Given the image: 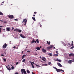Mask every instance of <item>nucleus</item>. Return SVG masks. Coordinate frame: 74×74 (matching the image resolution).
<instances>
[{"label":"nucleus","instance_id":"nucleus-1","mask_svg":"<svg viewBox=\"0 0 74 74\" xmlns=\"http://www.w3.org/2000/svg\"><path fill=\"white\" fill-rule=\"evenodd\" d=\"M27 18H25L23 19L22 23H23V22H24L25 23H24V25H26V23H27Z\"/></svg>","mask_w":74,"mask_h":74},{"label":"nucleus","instance_id":"nucleus-2","mask_svg":"<svg viewBox=\"0 0 74 74\" xmlns=\"http://www.w3.org/2000/svg\"><path fill=\"white\" fill-rule=\"evenodd\" d=\"M21 72L22 74L23 73L24 74H26V72L25 71V69H21Z\"/></svg>","mask_w":74,"mask_h":74},{"label":"nucleus","instance_id":"nucleus-3","mask_svg":"<svg viewBox=\"0 0 74 74\" xmlns=\"http://www.w3.org/2000/svg\"><path fill=\"white\" fill-rule=\"evenodd\" d=\"M8 16L10 19H13L14 18V16L13 15H8Z\"/></svg>","mask_w":74,"mask_h":74},{"label":"nucleus","instance_id":"nucleus-4","mask_svg":"<svg viewBox=\"0 0 74 74\" xmlns=\"http://www.w3.org/2000/svg\"><path fill=\"white\" fill-rule=\"evenodd\" d=\"M8 46V45L6 43L4 44L3 46V48L4 49L6 48V47Z\"/></svg>","mask_w":74,"mask_h":74},{"label":"nucleus","instance_id":"nucleus-5","mask_svg":"<svg viewBox=\"0 0 74 74\" xmlns=\"http://www.w3.org/2000/svg\"><path fill=\"white\" fill-rule=\"evenodd\" d=\"M53 47V45H51L50 46L47 47V48L48 49H51V48H52Z\"/></svg>","mask_w":74,"mask_h":74},{"label":"nucleus","instance_id":"nucleus-6","mask_svg":"<svg viewBox=\"0 0 74 74\" xmlns=\"http://www.w3.org/2000/svg\"><path fill=\"white\" fill-rule=\"evenodd\" d=\"M30 63L32 65V68L34 69V65H33V64H34V62H31Z\"/></svg>","mask_w":74,"mask_h":74},{"label":"nucleus","instance_id":"nucleus-7","mask_svg":"<svg viewBox=\"0 0 74 74\" xmlns=\"http://www.w3.org/2000/svg\"><path fill=\"white\" fill-rule=\"evenodd\" d=\"M6 67L7 69V70H9V71H10L11 70V68H10V67H8L7 66H6Z\"/></svg>","mask_w":74,"mask_h":74},{"label":"nucleus","instance_id":"nucleus-8","mask_svg":"<svg viewBox=\"0 0 74 74\" xmlns=\"http://www.w3.org/2000/svg\"><path fill=\"white\" fill-rule=\"evenodd\" d=\"M20 37H22V38H26V37H25L24 35H23L22 34H21L20 35Z\"/></svg>","mask_w":74,"mask_h":74},{"label":"nucleus","instance_id":"nucleus-9","mask_svg":"<svg viewBox=\"0 0 74 74\" xmlns=\"http://www.w3.org/2000/svg\"><path fill=\"white\" fill-rule=\"evenodd\" d=\"M69 57H70L71 56H74V53H70L69 54Z\"/></svg>","mask_w":74,"mask_h":74},{"label":"nucleus","instance_id":"nucleus-10","mask_svg":"<svg viewBox=\"0 0 74 74\" xmlns=\"http://www.w3.org/2000/svg\"><path fill=\"white\" fill-rule=\"evenodd\" d=\"M57 64L58 66H59V67H62V65H61V64H60V63H58Z\"/></svg>","mask_w":74,"mask_h":74},{"label":"nucleus","instance_id":"nucleus-11","mask_svg":"<svg viewBox=\"0 0 74 74\" xmlns=\"http://www.w3.org/2000/svg\"><path fill=\"white\" fill-rule=\"evenodd\" d=\"M41 59L42 60H43V61H45V60H46V59H45V57L42 58Z\"/></svg>","mask_w":74,"mask_h":74},{"label":"nucleus","instance_id":"nucleus-12","mask_svg":"<svg viewBox=\"0 0 74 74\" xmlns=\"http://www.w3.org/2000/svg\"><path fill=\"white\" fill-rule=\"evenodd\" d=\"M55 61H58V62H61L62 61L60 60H59L58 58H57L56 59H55Z\"/></svg>","mask_w":74,"mask_h":74},{"label":"nucleus","instance_id":"nucleus-13","mask_svg":"<svg viewBox=\"0 0 74 74\" xmlns=\"http://www.w3.org/2000/svg\"><path fill=\"white\" fill-rule=\"evenodd\" d=\"M42 51L43 52H44V53H45L46 51H47V50L46 49H45L44 48H43L42 49Z\"/></svg>","mask_w":74,"mask_h":74},{"label":"nucleus","instance_id":"nucleus-14","mask_svg":"<svg viewBox=\"0 0 74 74\" xmlns=\"http://www.w3.org/2000/svg\"><path fill=\"white\" fill-rule=\"evenodd\" d=\"M6 29L8 32H10V29L9 28V27L7 28Z\"/></svg>","mask_w":74,"mask_h":74},{"label":"nucleus","instance_id":"nucleus-15","mask_svg":"<svg viewBox=\"0 0 74 74\" xmlns=\"http://www.w3.org/2000/svg\"><path fill=\"white\" fill-rule=\"evenodd\" d=\"M18 29H18L16 28L15 29H14V31H15V32H18Z\"/></svg>","mask_w":74,"mask_h":74},{"label":"nucleus","instance_id":"nucleus-16","mask_svg":"<svg viewBox=\"0 0 74 74\" xmlns=\"http://www.w3.org/2000/svg\"><path fill=\"white\" fill-rule=\"evenodd\" d=\"M47 44H48V45H50L51 44V42L50 41L48 42V41H47Z\"/></svg>","mask_w":74,"mask_h":74},{"label":"nucleus","instance_id":"nucleus-17","mask_svg":"<svg viewBox=\"0 0 74 74\" xmlns=\"http://www.w3.org/2000/svg\"><path fill=\"white\" fill-rule=\"evenodd\" d=\"M40 48H41V47H40V48L37 47L36 49L37 50H40Z\"/></svg>","mask_w":74,"mask_h":74},{"label":"nucleus","instance_id":"nucleus-18","mask_svg":"<svg viewBox=\"0 0 74 74\" xmlns=\"http://www.w3.org/2000/svg\"><path fill=\"white\" fill-rule=\"evenodd\" d=\"M25 56H26V55H23V56L22 57V59H24V57H25Z\"/></svg>","mask_w":74,"mask_h":74},{"label":"nucleus","instance_id":"nucleus-19","mask_svg":"<svg viewBox=\"0 0 74 74\" xmlns=\"http://www.w3.org/2000/svg\"><path fill=\"white\" fill-rule=\"evenodd\" d=\"M56 71H57V72H60V69H56Z\"/></svg>","mask_w":74,"mask_h":74},{"label":"nucleus","instance_id":"nucleus-20","mask_svg":"<svg viewBox=\"0 0 74 74\" xmlns=\"http://www.w3.org/2000/svg\"><path fill=\"white\" fill-rule=\"evenodd\" d=\"M71 62H73V61L71 60H70L68 61L69 63H70V64H71Z\"/></svg>","mask_w":74,"mask_h":74},{"label":"nucleus","instance_id":"nucleus-21","mask_svg":"<svg viewBox=\"0 0 74 74\" xmlns=\"http://www.w3.org/2000/svg\"><path fill=\"white\" fill-rule=\"evenodd\" d=\"M34 38H33V40L31 42V44H33V43H34Z\"/></svg>","mask_w":74,"mask_h":74},{"label":"nucleus","instance_id":"nucleus-22","mask_svg":"<svg viewBox=\"0 0 74 74\" xmlns=\"http://www.w3.org/2000/svg\"><path fill=\"white\" fill-rule=\"evenodd\" d=\"M32 19L34 21H36V19L35 18L32 17Z\"/></svg>","mask_w":74,"mask_h":74},{"label":"nucleus","instance_id":"nucleus-23","mask_svg":"<svg viewBox=\"0 0 74 74\" xmlns=\"http://www.w3.org/2000/svg\"><path fill=\"white\" fill-rule=\"evenodd\" d=\"M27 72L28 74H30V71L29 70H27Z\"/></svg>","mask_w":74,"mask_h":74},{"label":"nucleus","instance_id":"nucleus-24","mask_svg":"<svg viewBox=\"0 0 74 74\" xmlns=\"http://www.w3.org/2000/svg\"><path fill=\"white\" fill-rule=\"evenodd\" d=\"M48 55L50 56H52V53H49L48 54Z\"/></svg>","mask_w":74,"mask_h":74},{"label":"nucleus","instance_id":"nucleus-25","mask_svg":"<svg viewBox=\"0 0 74 74\" xmlns=\"http://www.w3.org/2000/svg\"><path fill=\"white\" fill-rule=\"evenodd\" d=\"M36 41L37 43H39V40H38V39H36Z\"/></svg>","mask_w":74,"mask_h":74},{"label":"nucleus","instance_id":"nucleus-26","mask_svg":"<svg viewBox=\"0 0 74 74\" xmlns=\"http://www.w3.org/2000/svg\"><path fill=\"white\" fill-rule=\"evenodd\" d=\"M3 15V13L1 12H0V15Z\"/></svg>","mask_w":74,"mask_h":74},{"label":"nucleus","instance_id":"nucleus-27","mask_svg":"<svg viewBox=\"0 0 74 74\" xmlns=\"http://www.w3.org/2000/svg\"><path fill=\"white\" fill-rule=\"evenodd\" d=\"M26 59H23V60L22 61V62H25Z\"/></svg>","mask_w":74,"mask_h":74},{"label":"nucleus","instance_id":"nucleus-28","mask_svg":"<svg viewBox=\"0 0 74 74\" xmlns=\"http://www.w3.org/2000/svg\"><path fill=\"white\" fill-rule=\"evenodd\" d=\"M18 32H22V30H21V29H18Z\"/></svg>","mask_w":74,"mask_h":74},{"label":"nucleus","instance_id":"nucleus-29","mask_svg":"<svg viewBox=\"0 0 74 74\" xmlns=\"http://www.w3.org/2000/svg\"><path fill=\"white\" fill-rule=\"evenodd\" d=\"M60 71H62V72H64V70H63L62 69H60Z\"/></svg>","mask_w":74,"mask_h":74},{"label":"nucleus","instance_id":"nucleus-30","mask_svg":"<svg viewBox=\"0 0 74 74\" xmlns=\"http://www.w3.org/2000/svg\"><path fill=\"white\" fill-rule=\"evenodd\" d=\"M74 48V46H72V47L70 48V49H73Z\"/></svg>","mask_w":74,"mask_h":74},{"label":"nucleus","instance_id":"nucleus-31","mask_svg":"<svg viewBox=\"0 0 74 74\" xmlns=\"http://www.w3.org/2000/svg\"><path fill=\"white\" fill-rule=\"evenodd\" d=\"M12 69H14V67L12 66L11 67Z\"/></svg>","mask_w":74,"mask_h":74},{"label":"nucleus","instance_id":"nucleus-32","mask_svg":"<svg viewBox=\"0 0 74 74\" xmlns=\"http://www.w3.org/2000/svg\"><path fill=\"white\" fill-rule=\"evenodd\" d=\"M51 64V62H49V65H50V64Z\"/></svg>","mask_w":74,"mask_h":74},{"label":"nucleus","instance_id":"nucleus-33","mask_svg":"<svg viewBox=\"0 0 74 74\" xmlns=\"http://www.w3.org/2000/svg\"><path fill=\"white\" fill-rule=\"evenodd\" d=\"M3 60L5 61V62L6 61V59L5 58H3Z\"/></svg>","mask_w":74,"mask_h":74},{"label":"nucleus","instance_id":"nucleus-34","mask_svg":"<svg viewBox=\"0 0 74 74\" xmlns=\"http://www.w3.org/2000/svg\"><path fill=\"white\" fill-rule=\"evenodd\" d=\"M36 67H39V65H37V64H36Z\"/></svg>","mask_w":74,"mask_h":74},{"label":"nucleus","instance_id":"nucleus-35","mask_svg":"<svg viewBox=\"0 0 74 74\" xmlns=\"http://www.w3.org/2000/svg\"><path fill=\"white\" fill-rule=\"evenodd\" d=\"M14 21H18V20L17 19H16L14 20Z\"/></svg>","mask_w":74,"mask_h":74},{"label":"nucleus","instance_id":"nucleus-36","mask_svg":"<svg viewBox=\"0 0 74 74\" xmlns=\"http://www.w3.org/2000/svg\"><path fill=\"white\" fill-rule=\"evenodd\" d=\"M27 52H29V53H30L31 52H30V51H27Z\"/></svg>","mask_w":74,"mask_h":74},{"label":"nucleus","instance_id":"nucleus-37","mask_svg":"<svg viewBox=\"0 0 74 74\" xmlns=\"http://www.w3.org/2000/svg\"><path fill=\"white\" fill-rule=\"evenodd\" d=\"M18 63H19V62H17L16 63V65H17V64H18Z\"/></svg>","mask_w":74,"mask_h":74},{"label":"nucleus","instance_id":"nucleus-38","mask_svg":"<svg viewBox=\"0 0 74 74\" xmlns=\"http://www.w3.org/2000/svg\"><path fill=\"white\" fill-rule=\"evenodd\" d=\"M4 23H7V22L6 21H4Z\"/></svg>","mask_w":74,"mask_h":74},{"label":"nucleus","instance_id":"nucleus-39","mask_svg":"<svg viewBox=\"0 0 74 74\" xmlns=\"http://www.w3.org/2000/svg\"><path fill=\"white\" fill-rule=\"evenodd\" d=\"M54 69H56V70H57V68H56V67H54Z\"/></svg>","mask_w":74,"mask_h":74},{"label":"nucleus","instance_id":"nucleus-40","mask_svg":"<svg viewBox=\"0 0 74 74\" xmlns=\"http://www.w3.org/2000/svg\"><path fill=\"white\" fill-rule=\"evenodd\" d=\"M14 74H19L18 72L15 73Z\"/></svg>","mask_w":74,"mask_h":74},{"label":"nucleus","instance_id":"nucleus-41","mask_svg":"<svg viewBox=\"0 0 74 74\" xmlns=\"http://www.w3.org/2000/svg\"><path fill=\"white\" fill-rule=\"evenodd\" d=\"M68 45H69V46H71V45H70V44L69 43H68Z\"/></svg>","mask_w":74,"mask_h":74},{"label":"nucleus","instance_id":"nucleus-42","mask_svg":"<svg viewBox=\"0 0 74 74\" xmlns=\"http://www.w3.org/2000/svg\"><path fill=\"white\" fill-rule=\"evenodd\" d=\"M56 53H57V54L58 53V51H56Z\"/></svg>","mask_w":74,"mask_h":74},{"label":"nucleus","instance_id":"nucleus-43","mask_svg":"<svg viewBox=\"0 0 74 74\" xmlns=\"http://www.w3.org/2000/svg\"><path fill=\"white\" fill-rule=\"evenodd\" d=\"M34 14H37V12H34Z\"/></svg>","mask_w":74,"mask_h":74},{"label":"nucleus","instance_id":"nucleus-44","mask_svg":"<svg viewBox=\"0 0 74 74\" xmlns=\"http://www.w3.org/2000/svg\"><path fill=\"white\" fill-rule=\"evenodd\" d=\"M15 48H16V49H18V47H16Z\"/></svg>","mask_w":74,"mask_h":74},{"label":"nucleus","instance_id":"nucleus-45","mask_svg":"<svg viewBox=\"0 0 74 74\" xmlns=\"http://www.w3.org/2000/svg\"><path fill=\"white\" fill-rule=\"evenodd\" d=\"M56 56H58V54H56Z\"/></svg>","mask_w":74,"mask_h":74},{"label":"nucleus","instance_id":"nucleus-46","mask_svg":"<svg viewBox=\"0 0 74 74\" xmlns=\"http://www.w3.org/2000/svg\"><path fill=\"white\" fill-rule=\"evenodd\" d=\"M0 22H3V20H0Z\"/></svg>","mask_w":74,"mask_h":74},{"label":"nucleus","instance_id":"nucleus-47","mask_svg":"<svg viewBox=\"0 0 74 74\" xmlns=\"http://www.w3.org/2000/svg\"><path fill=\"white\" fill-rule=\"evenodd\" d=\"M1 32V28L0 27V33Z\"/></svg>","mask_w":74,"mask_h":74},{"label":"nucleus","instance_id":"nucleus-48","mask_svg":"<svg viewBox=\"0 0 74 74\" xmlns=\"http://www.w3.org/2000/svg\"><path fill=\"white\" fill-rule=\"evenodd\" d=\"M39 25H40V27H41V26H42V25H41L40 24Z\"/></svg>","mask_w":74,"mask_h":74},{"label":"nucleus","instance_id":"nucleus-49","mask_svg":"<svg viewBox=\"0 0 74 74\" xmlns=\"http://www.w3.org/2000/svg\"><path fill=\"white\" fill-rule=\"evenodd\" d=\"M71 45V46H73V44L72 43V44Z\"/></svg>","mask_w":74,"mask_h":74},{"label":"nucleus","instance_id":"nucleus-50","mask_svg":"<svg viewBox=\"0 0 74 74\" xmlns=\"http://www.w3.org/2000/svg\"><path fill=\"white\" fill-rule=\"evenodd\" d=\"M34 42H35V43H36V40H34Z\"/></svg>","mask_w":74,"mask_h":74},{"label":"nucleus","instance_id":"nucleus-51","mask_svg":"<svg viewBox=\"0 0 74 74\" xmlns=\"http://www.w3.org/2000/svg\"><path fill=\"white\" fill-rule=\"evenodd\" d=\"M1 56H4V55H3V54H1Z\"/></svg>","mask_w":74,"mask_h":74},{"label":"nucleus","instance_id":"nucleus-52","mask_svg":"<svg viewBox=\"0 0 74 74\" xmlns=\"http://www.w3.org/2000/svg\"><path fill=\"white\" fill-rule=\"evenodd\" d=\"M11 44V42L10 41V44Z\"/></svg>","mask_w":74,"mask_h":74},{"label":"nucleus","instance_id":"nucleus-53","mask_svg":"<svg viewBox=\"0 0 74 74\" xmlns=\"http://www.w3.org/2000/svg\"><path fill=\"white\" fill-rule=\"evenodd\" d=\"M0 27H3V26H0Z\"/></svg>","mask_w":74,"mask_h":74},{"label":"nucleus","instance_id":"nucleus-54","mask_svg":"<svg viewBox=\"0 0 74 74\" xmlns=\"http://www.w3.org/2000/svg\"><path fill=\"white\" fill-rule=\"evenodd\" d=\"M15 46H14L13 47V48H15Z\"/></svg>","mask_w":74,"mask_h":74},{"label":"nucleus","instance_id":"nucleus-55","mask_svg":"<svg viewBox=\"0 0 74 74\" xmlns=\"http://www.w3.org/2000/svg\"><path fill=\"white\" fill-rule=\"evenodd\" d=\"M54 56H56V54H55L54 55Z\"/></svg>","mask_w":74,"mask_h":74},{"label":"nucleus","instance_id":"nucleus-56","mask_svg":"<svg viewBox=\"0 0 74 74\" xmlns=\"http://www.w3.org/2000/svg\"><path fill=\"white\" fill-rule=\"evenodd\" d=\"M13 29H14V28L12 27V30H13Z\"/></svg>","mask_w":74,"mask_h":74},{"label":"nucleus","instance_id":"nucleus-57","mask_svg":"<svg viewBox=\"0 0 74 74\" xmlns=\"http://www.w3.org/2000/svg\"><path fill=\"white\" fill-rule=\"evenodd\" d=\"M35 55H38V54H37V53H36V54H35Z\"/></svg>","mask_w":74,"mask_h":74},{"label":"nucleus","instance_id":"nucleus-58","mask_svg":"<svg viewBox=\"0 0 74 74\" xmlns=\"http://www.w3.org/2000/svg\"><path fill=\"white\" fill-rule=\"evenodd\" d=\"M72 44H73V41H72Z\"/></svg>","mask_w":74,"mask_h":74},{"label":"nucleus","instance_id":"nucleus-59","mask_svg":"<svg viewBox=\"0 0 74 74\" xmlns=\"http://www.w3.org/2000/svg\"><path fill=\"white\" fill-rule=\"evenodd\" d=\"M4 3V1H3L2 2V3Z\"/></svg>","mask_w":74,"mask_h":74},{"label":"nucleus","instance_id":"nucleus-60","mask_svg":"<svg viewBox=\"0 0 74 74\" xmlns=\"http://www.w3.org/2000/svg\"><path fill=\"white\" fill-rule=\"evenodd\" d=\"M35 16V15H34H34H33V16Z\"/></svg>","mask_w":74,"mask_h":74},{"label":"nucleus","instance_id":"nucleus-61","mask_svg":"<svg viewBox=\"0 0 74 74\" xmlns=\"http://www.w3.org/2000/svg\"><path fill=\"white\" fill-rule=\"evenodd\" d=\"M23 53V51H22V52L21 53Z\"/></svg>","mask_w":74,"mask_h":74},{"label":"nucleus","instance_id":"nucleus-62","mask_svg":"<svg viewBox=\"0 0 74 74\" xmlns=\"http://www.w3.org/2000/svg\"><path fill=\"white\" fill-rule=\"evenodd\" d=\"M55 47H53V49H55Z\"/></svg>","mask_w":74,"mask_h":74},{"label":"nucleus","instance_id":"nucleus-63","mask_svg":"<svg viewBox=\"0 0 74 74\" xmlns=\"http://www.w3.org/2000/svg\"><path fill=\"white\" fill-rule=\"evenodd\" d=\"M3 5V4L1 3V5Z\"/></svg>","mask_w":74,"mask_h":74},{"label":"nucleus","instance_id":"nucleus-64","mask_svg":"<svg viewBox=\"0 0 74 74\" xmlns=\"http://www.w3.org/2000/svg\"><path fill=\"white\" fill-rule=\"evenodd\" d=\"M3 30H5V29H3Z\"/></svg>","mask_w":74,"mask_h":74}]
</instances>
